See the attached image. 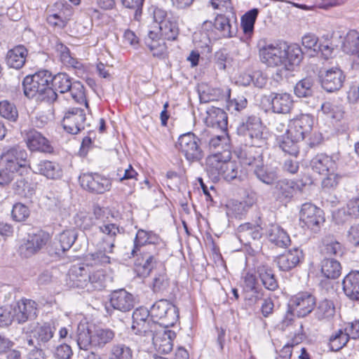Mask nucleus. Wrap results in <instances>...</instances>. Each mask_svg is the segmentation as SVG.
Here are the masks:
<instances>
[{
    "label": "nucleus",
    "mask_w": 359,
    "mask_h": 359,
    "mask_svg": "<svg viewBox=\"0 0 359 359\" xmlns=\"http://www.w3.org/2000/svg\"><path fill=\"white\" fill-rule=\"evenodd\" d=\"M238 130L245 137V142L251 145L240 151L238 157L242 164L252 165L255 168L263 161L262 153L257 151L255 147H262L267 144L269 133L261 119L256 116H248L240 124Z\"/></svg>",
    "instance_id": "obj_1"
},
{
    "label": "nucleus",
    "mask_w": 359,
    "mask_h": 359,
    "mask_svg": "<svg viewBox=\"0 0 359 359\" xmlns=\"http://www.w3.org/2000/svg\"><path fill=\"white\" fill-rule=\"evenodd\" d=\"M53 75L48 70H40L25 76L22 81L25 95L29 99L53 102L57 95L52 90Z\"/></svg>",
    "instance_id": "obj_2"
},
{
    "label": "nucleus",
    "mask_w": 359,
    "mask_h": 359,
    "mask_svg": "<svg viewBox=\"0 0 359 359\" xmlns=\"http://www.w3.org/2000/svg\"><path fill=\"white\" fill-rule=\"evenodd\" d=\"M115 332L110 328L97 327L90 331L85 324H79L76 332V342L80 349H102L114 339Z\"/></svg>",
    "instance_id": "obj_3"
},
{
    "label": "nucleus",
    "mask_w": 359,
    "mask_h": 359,
    "mask_svg": "<svg viewBox=\"0 0 359 359\" xmlns=\"http://www.w3.org/2000/svg\"><path fill=\"white\" fill-rule=\"evenodd\" d=\"M229 153L223 160L219 154H215L207 158V166L212 174L222 175L228 182L241 180L240 165L229 161Z\"/></svg>",
    "instance_id": "obj_4"
},
{
    "label": "nucleus",
    "mask_w": 359,
    "mask_h": 359,
    "mask_svg": "<svg viewBox=\"0 0 359 359\" xmlns=\"http://www.w3.org/2000/svg\"><path fill=\"white\" fill-rule=\"evenodd\" d=\"M151 318L159 320V324L165 327L173 326L179 318L177 308L166 299L156 302L150 308Z\"/></svg>",
    "instance_id": "obj_5"
},
{
    "label": "nucleus",
    "mask_w": 359,
    "mask_h": 359,
    "mask_svg": "<svg viewBox=\"0 0 359 359\" xmlns=\"http://www.w3.org/2000/svg\"><path fill=\"white\" fill-rule=\"evenodd\" d=\"M201 144V140L195 134L187 133L180 136L177 147L185 158L193 163L200 161L204 156Z\"/></svg>",
    "instance_id": "obj_6"
},
{
    "label": "nucleus",
    "mask_w": 359,
    "mask_h": 359,
    "mask_svg": "<svg viewBox=\"0 0 359 359\" xmlns=\"http://www.w3.org/2000/svg\"><path fill=\"white\" fill-rule=\"evenodd\" d=\"M27 153L18 145L5 149L1 155L2 162L8 170L20 172L28 165Z\"/></svg>",
    "instance_id": "obj_7"
},
{
    "label": "nucleus",
    "mask_w": 359,
    "mask_h": 359,
    "mask_svg": "<svg viewBox=\"0 0 359 359\" xmlns=\"http://www.w3.org/2000/svg\"><path fill=\"white\" fill-rule=\"evenodd\" d=\"M313 126V118L309 114H300L289 121L287 134L295 140L303 141L310 135Z\"/></svg>",
    "instance_id": "obj_8"
},
{
    "label": "nucleus",
    "mask_w": 359,
    "mask_h": 359,
    "mask_svg": "<svg viewBox=\"0 0 359 359\" xmlns=\"http://www.w3.org/2000/svg\"><path fill=\"white\" fill-rule=\"evenodd\" d=\"M260 60L268 67L285 66V42L266 44L259 51Z\"/></svg>",
    "instance_id": "obj_9"
},
{
    "label": "nucleus",
    "mask_w": 359,
    "mask_h": 359,
    "mask_svg": "<svg viewBox=\"0 0 359 359\" xmlns=\"http://www.w3.org/2000/svg\"><path fill=\"white\" fill-rule=\"evenodd\" d=\"M86 121L84 109L79 107H72L65 112L62 125L66 132L76 135L84 130L86 126H90V123H86Z\"/></svg>",
    "instance_id": "obj_10"
},
{
    "label": "nucleus",
    "mask_w": 359,
    "mask_h": 359,
    "mask_svg": "<svg viewBox=\"0 0 359 359\" xmlns=\"http://www.w3.org/2000/svg\"><path fill=\"white\" fill-rule=\"evenodd\" d=\"M81 186L86 190L97 194L109 191L111 180L98 173H83L79 177Z\"/></svg>",
    "instance_id": "obj_11"
},
{
    "label": "nucleus",
    "mask_w": 359,
    "mask_h": 359,
    "mask_svg": "<svg viewBox=\"0 0 359 359\" xmlns=\"http://www.w3.org/2000/svg\"><path fill=\"white\" fill-rule=\"evenodd\" d=\"M316 304V297L311 292H300L291 298L288 307L298 318H304L312 312Z\"/></svg>",
    "instance_id": "obj_12"
},
{
    "label": "nucleus",
    "mask_w": 359,
    "mask_h": 359,
    "mask_svg": "<svg viewBox=\"0 0 359 359\" xmlns=\"http://www.w3.org/2000/svg\"><path fill=\"white\" fill-rule=\"evenodd\" d=\"M299 217L301 222L313 232L318 231L325 222L323 211L309 203L302 205Z\"/></svg>",
    "instance_id": "obj_13"
},
{
    "label": "nucleus",
    "mask_w": 359,
    "mask_h": 359,
    "mask_svg": "<svg viewBox=\"0 0 359 359\" xmlns=\"http://www.w3.org/2000/svg\"><path fill=\"white\" fill-rule=\"evenodd\" d=\"M319 79L322 88L327 92L332 93L339 90L345 81L343 71L338 67L320 71Z\"/></svg>",
    "instance_id": "obj_14"
},
{
    "label": "nucleus",
    "mask_w": 359,
    "mask_h": 359,
    "mask_svg": "<svg viewBox=\"0 0 359 359\" xmlns=\"http://www.w3.org/2000/svg\"><path fill=\"white\" fill-rule=\"evenodd\" d=\"M48 240L49 234L43 231L29 234L27 241L19 247L20 256L25 258L33 256L46 245Z\"/></svg>",
    "instance_id": "obj_15"
},
{
    "label": "nucleus",
    "mask_w": 359,
    "mask_h": 359,
    "mask_svg": "<svg viewBox=\"0 0 359 359\" xmlns=\"http://www.w3.org/2000/svg\"><path fill=\"white\" fill-rule=\"evenodd\" d=\"M110 306L122 313L132 311L136 304L135 297L125 289L114 290L109 294Z\"/></svg>",
    "instance_id": "obj_16"
},
{
    "label": "nucleus",
    "mask_w": 359,
    "mask_h": 359,
    "mask_svg": "<svg viewBox=\"0 0 359 359\" xmlns=\"http://www.w3.org/2000/svg\"><path fill=\"white\" fill-rule=\"evenodd\" d=\"M306 184V182H301V184H299L290 180H280L276 183L273 195L277 201L287 203L292 198L296 191L302 190Z\"/></svg>",
    "instance_id": "obj_17"
},
{
    "label": "nucleus",
    "mask_w": 359,
    "mask_h": 359,
    "mask_svg": "<svg viewBox=\"0 0 359 359\" xmlns=\"http://www.w3.org/2000/svg\"><path fill=\"white\" fill-rule=\"evenodd\" d=\"M55 331V327L50 323H46L43 325H37L32 331L31 339H28V344L32 346H45L46 344L53 338Z\"/></svg>",
    "instance_id": "obj_18"
},
{
    "label": "nucleus",
    "mask_w": 359,
    "mask_h": 359,
    "mask_svg": "<svg viewBox=\"0 0 359 359\" xmlns=\"http://www.w3.org/2000/svg\"><path fill=\"white\" fill-rule=\"evenodd\" d=\"M25 140L31 151H39L48 154H51L53 151V147L49 141L34 129H31L25 133Z\"/></svg>",
    "instance_id": "obj_19"
},
{
    "label": "nucleus",
    "mask_w": 359,
    "mask_h": 359,
    "mask_svg": "<svg viewBox=\"0 0 359 359\" xmlns=\"http://www.w3.org/2000/svg\"><path fill=\"white\" fill-rule=\"evenodd\" d=\"M268 100L271 104V111L282 114L290 113L294 102L292 96L287 93H271Z\"/></svg>",
    "instance_id": "obj_20"
},
{
    "label": "nucleus",
    "mask_w": 359,
    "mask_h": 359,
    "mask_svg": "<svg viewBox=\"0 0 359 359\" xmlns=\"http://www.w3.org/2000/svg\"><path fill=\"white\" fill-rule=\"evenodd\" d=\"M303 257L302 250L294 248L278 256L276 261L280 270L288 271L297 266Z\"/></svg>",
    "instance_id": "obj_21"
},
{
    "label": "nucleus",
    "mask_w": 359,
    "mask_h": 359,
    "mask_svg": "<svg viewBox=\"0 0 359 359\" xmlns=\"http://www.w3.org/2000/svg\"><path fill=\"white\" fill-rule=\"evenodd\" d=\"M30 170L34 173L46 177L48 179L55 180L62 175L60 165L55 161L48 160L40 161L32 165H28Z\"/></svg>",
    "instance_id": "obj_22"
},
{
    "label": "nucleus",
    "mask_w": 359,
    "mask_h": 359,
    "mask_svg": "<svg viewBox=\"0 0 359 359\" xmlns=\"http://www.w3.org/2000/svg\"><path fill=\"white\" fill-rule=\"evenodd\" d=\"M205 123L208 127L219 129L224 133L227 130L228 117L221 108L212 106L206 110Z\"/></svg>",
    "instance_id": "obj_23"
},
{
    "label": "nucleus",
    "mask_w": 359,
    "mask_h": 359,
    "mask_svg": "<svg viewBox=\"0 0 359 359\" xmlns=\"http://www.w3.org/2000/svg\"><path fill=\"white\" fill-rule=\"evenodd\" d=\"M36 316V308L34 301H22L13 309V318L18 323H23Z\"/></svg>",
    "instance_id": "obj_24"
},
{
    "label": "nucleus",
    "mask_w": 359,
    "mask_h": 359,
    "mask_svg": "<svg viewBox=\"0 0 359 359\" xmlns=\"http://www.w3.org/2000/svg\"><path fill=\"white\" fill-rule=\"evenodd\" d=\"M176 333L170 330H164L162 333L156 334L152 339L156 351L161 354H168L173 348V340Z\"/></svg>",
    "instance_id": "obj_25"
},
{
    "label": "nucleus",
    "mask_w": 359,
    "mask_h": 359,
    "mask_svg": "<svg viewBox=\"0 0 359 359\" xmlns=\"http://www.w3.org/2000/svg\"><path fill=\"white\" fill-rule=\"evenodd\" d=\"M311 166L313 171L322 175L335 172L337 170L336 161L325 154H318L314 156L311 161Z\"/></svg>",
    "instance_id": "obj_26"
},
{
    "label": "nucleus",
    "mask_w": 359,
    "mask_h": 359,
    "mask_svg": "<svg viewBox=\"0 0 359 359\" xmlns=\"http://www.w3.org/2000/svg\"><path fill=\"white\" fill-rule=\"evenodd\" d=\"M343 290L351 300L359 301V271H351L344 278Z\"/></svg>",
    "instance_id": "obj_27"
},
{
    "label": "nucleus",
    "mask_w": 359,
    "mask_h": 359,
    "mask_svg": "<svg viewBox=\"0 0 359 359\" xmlns=\"http://www.w3.org/2000/svg\"><path fill=\"white\" fill-rule=\"evenodd\" d=\"M99 246L100 250H96L86 257V266H105L110 263L111 258L107 254L113 253L115 245L111 243L107 249L101 245Z\"/></svg>",
    "instance_id": "obj_28"
},
{
    "label": "nucleus",
    "mask_w": 359,
    "mask_h": 359,
    "mask_svg": "<svg viewBox=\"0 0 359 359\" xmlns=\"http://www.w3.org/2000/svg\"><path fill=\"white\" fill-rule=\"evenodd\" d=\"M27 56V50L25 46H15L6 54V64L11 68L20 69L25 65Z\"/></svg>",
    "instance_id": "obj_29"
},
{
    "label": "nucleus",
    "mask_w": 359,
    "mask_h": 359,
    "mask_svg": "<svg viewBox=\"0 0 359 359\" xmlns=\"http://www.w3.org/2000/svg\"><path fill=\"white\" fill-rule=\"evenodd\" d=\"M321 253L327 257H341L344 253V248L332 235L325 236L322 239Z\"/></svg>",
    "instance_id": "obj_30"
},
{
    "label": "nucleus",
    "mask_w": 359,
    "mask_h": 359,
    "mask_svg": "<svg viewBox=\"0 0 359 359\" xmlns=\"http://www.w3.org/2000/svg\"><path fill=\"white\" fill-rule=\"evenodd\" d=\"M212 27H214L218 30L220 33V36L224 38H229L233 36L229 18L224 14H217L214 23L208 20L203 22V29L211 28Z\"/></svg>",
    "instance_id": "obj_31"
},
{
    "label": "nucleus",
    "mask_w": 359,
    "mask_h": 359,
    "mask_svg": "<svg viewBox=\"0 0 359 359\" xmlns=\"http://www.w3.org/2000/svg\"><path fill=\"white\" fill-rule=\"evenodd\" d=\"M269 241L280 248H285L290 243L288 234L278 224H271L267 230Z\"/></svg>",
    "instance_id": "obj_32"
},
{
    "label": "nucleus",
    "mask_w": 359,
    "mask_h": 359,
    "mask_svg": "<svg viewBox=\"0 0 359 359\" xmlns=\"http://www.w3.org/2000/svg\"><path fill=\"white\" fill-rule=\"evenodd\" d=\"M159 238L151 232H147L144 230L140 229L137 231L133 241V247L130 252L129 257H134L137 255V252L150 243H155L158 241Z\"/></svg>",
    "instance_id": "obj_33"
},
{
    "label": "nucleus",
    "mask_w": 359,
    "mask_h": 359,
    "mask_svg": "<svg viewBox=\"0 0 359 359\" xmlns=\"http://www.w3.org/2000/svg\"><path fill=\"white\" fill-rule=\"evenodd\" d=\"M253 173L257 180L267 185L273 184L278 178L277 169L264 165L263 161L262 163L256 165L253 170Z\"/></svg>",
    "instance_id": "obj_34"
},
{
    "label": "nucleus",
    "mask_w": 359,
    "mask_h": 359,
    "mask_svg": "<svg viewBox=\"0 0 359 359\" xmlns=\"http://www.w3.org/2000/svg\"><path fill=\"white\" fill-rule=\"evenodd\" d=\"M56 50L60 53V60L63 65L74 69L77 71V74L84 72L82 62L71 55L70 50L66 46L62 43H58L56 45Z\"/></svg>",
    "instance_id": "obj_35"
},
{
    "label": "nucleus",
    "mask_w": 359,
    "mask_h": 359,
    "mask_svg": "<svg viewBox=\"0 0 359 359\" xmlns=\"http://www.w3.org/2000/svg\"><path fill=\"white\" fill-rule=\"evenodd\" d=\"M140 255L141 257L136 260L135 270L142 277L148 276L158 264H161L159 260L153 259L148 254H140Z\"/></svg>",
    "instance_id": "obj_36"
},
{
    "label": "nucleus",
    "mask_w": 359,
    "mask_h": 359,
    "mask_svg": "<svg viewBox=\"0 0 359 359\" xmlns=\"http://www.w3.org/2000/svg\"><path fill=\"white\" fill-rule=\"evenodd\" d=\"M257 273L263 285L268 290L274 291L278 287V283L271 268L267 266H259Z\"/></svg>",
    "instance_id": "obj_37"
},
{
    "label": "nucleus",
    "mask_w": 359,
    "mask_h": 359,
    "mask_svg": "<svg viewBox=\"0 0 359 359\" xmlns=\"http://www.w3.org/2000/svg\"><path fill=\"white\" fill-rule=\"evenodd\" d=\"M321 272L327 278L336 279L341 273V264L335 259L325 257L321 261Z\"/></svg>",
    "instance_id": "obj_38"
},
{
    "label": "nucleus",
    "mask_w": 359,
    "mask_h": 359,
    "mask_svg": "<svg viewBox=\"0 0 359 359\" xmlns=\"http://www.w3.org/2000/svg\"><path fill=\"white\" fill-rule=\"evenodd\" d=\"M237 231L241 241H245L247 243H250V238L258 240L262 235V228L259 225H254L250 223L241 224Z\"/></svg>",
    "instance_id": "obj_39"
},
{
    "label": "nucleus",
    "mask_w": 359,
    "mask_h": 359,
    "mask_svg": "<svg viewBox=\"0 0 359 359\" xmlns=\"http://www.w3.org/2000/svg\"><path fill=\"white\" fill-rule=\"evenodd\" d=\"M88 271L84 266H74L69 272L70 281L74 287L84 288L88 287Z\"/></svg>",
    "instance_id": "obj_40"
},
{
    "label": "nucleus",
    "mask_w": 359,
    "mask_h": 359,
    "mask_svg": "<svg viewBox=\"0 0 359 359\" xmlns=\"http://www.w3.org/2000/svg\"><path fill=\"white\" fill-rule=\"evenodd\" d=\"M198 93L200 101L203 103L218 101L225 97L221 89L210 88L205 84L198 86Z\"/></svg>",
    "instance_id": "obj_41"
},
{
    "label": "nucleus",
    "mask_w": 359,
    "mask_h": 359,
    "mask_svg": "<svg viewBox=\"0 0 359 359\" xmlns=\"http://www.w3.org/2000/svg\"><path fill=\"white\" fill-rule=\"evenodd\" d=\"M285 67L288 65H298L303 59L304 53L301 47L297 43L288 45L285 42Z\"/></svg>",
    "instance_id": "obj_42"
},
{
    "label": "nucleus",
    "mask_w": 359,
    "mask_h": 359,
    "mask_svg": "<svg viewBox=\"0 0 359 359\" xmlns=\"http://www.w3.org/2000/svg\"><path fill=\"white\" fill-rule=\"evenodd\" d=\"M341 49L346 54L353 55L359 51V33L356 30H350L344 38Z\"/></svg>",
    "instance_id": "obj_43"
},
{
    "label": "nucleus",
    "mask_w": 359,
    "mask_h": 359,
    "mask_svg": "<svg viewBox=\"0 0 359 359\" xmlns=\"http://www.w3.org/2000/svg\"><path fill=\"white\" fill-rule=\"evenodd\" d=\"M335 313V306L331 300L327 299L320 301L316 310L315 316L318 320L331 319Z\"/></svg>",
    "instance_id": "obj_44"
},
{
    "label": "nucleus",
    "mask_w": 359,
    "mask_h": 359,
    "mask_svg": "<svg viewBox=\"0 0 359 359\" xmlns=\"http://www.w3.org/2000/svg\"><path fill=\"white\" fill-rule=\"evenodd\" d=\"M72 78L66 73H58L53 76L52 90L56 93H65L70 89Z\"/></svg>",
    "instance_id": "obj_45"
},
{
    "label": "nucleus",
    "mask_w": 359,
    "mask_h": 359,
    "mask_svg": "<svg viewBox=\"0 0 359 359\" xmlns=\"http://www.w3.org/2000/svg\"><path fill=\"white\" fill-rule=\"evenodd\" d=\"M301 140H295L291 135L287 133L281 136L278 140L280 148L286 154L297 156L299 153L298 143Z\"/></svg>",
    "instance_id": "obj_46"
},
{
    "label": "nucleus",
    "mask_w": 359,
    "mask_h": 359,
    "mask_svg": "<svg viewBox=\"0 0 359 359\" xmlns=\"http://www.w3.org/2000/svg\"><path fill=\"white\" fill-rule=\"evenodd\" d=\"M133 351L125 344H114L109 351V359H133Z\"/></svg>",
    "instance_id": "obj_47"
},
{
    "label": "nucleus",
    "mask_w": 359,
    "mask_h": 359,
    "mask_svg": "<svg viewBox=\"0 0 359 359\" xmlns=\"http://www.w3.org/2000/svg\"><path fill=\"white\" fill-rule=\"evenodd\" d=\"M158 29L162 38L168 41H175L179 34V28L175 21L168 20L161 23Z\"/></svg>",
    "instance_id": "obj_48"
},
{
    "label": "nucleus",
    "mask_w": 359,
    "mask_h": 359,
    "mask_svg": "<svg viewBox=\"0 0 359 359\" xmlns=\"http://www.w3.org/2000/svg\"><path fill=\"white\" fill-rule=\"evenodd\" d=\"M258 13L257 8H252L246 12L241 18V27L245 34L250 35L253 33Z\"/></svg>",
    "instance_id": "obj_49"
},
{
    "label": "nucleus",
    "mask_w": 359,
    "mask_h": 359,
    "mask_svg": "<svg viewBox=\"0 0 359 359\" xmlns=\"http://www.w3.org/2000/svg\"><path fill=\"white\" fill-rule=\"evenodd\" d=\"M348 334L342 330L334 332L330 337L329 345L332 351H338L346 346L349 340Z\"/></svg>",
    "instance_id": "obj_50"
},
{
    "label": "nucleus",
    "mask_w": 359,
    "mask_h": 359,
    "mask_svg": "<svg viewBox=\"0 0 359 359\" xmlns=\"http://www.w3.org/2000/svg\"><path fill=\"white\" fill-rule=\"evenodd\" d=\"M75 223L79 227L85 231L94 229V231L97 232V226L99 223H100V221L90 216V214L81 212L76 215Z\"/></svg>",
    "instance_id": "obj_51"
},
{
    "label": "nucleus",
    "mask_w": 359,
    "mask_h": 359,
    "mask_svg": "<svg viewBox=\"0 0 359 359\" xmlns=\"http://www.w3.org/2000/svg\"><path fill=\"white\" fill-rule=\"evenodd\" d=\"M294 93L299 97H308L313 93V81L311 78H305L299 81L294 86Z\"/></svg>",
    "instance_id": "obj_52"
},
{
    "label": "nucleus",
    "mask_w": 359,
    "mask_h": 359,
    "mask_svg": "<svg viewBox=\"0 0 359 359\" xmlns=\"http://www.w3.org/2000/svg\"><path fill=\"white\" fill-rule=\"evenodd\" d=\"M68 92L76 102L79 104L84 103L86 109H89L88 102L85 95L84 86L80 81H73Z\"/></svg>",
    "instance_id": "obj_53"
},
{
    "label": "nucleus",
    "mask_w": 359,
    "mask_h": 359,
    "mask_svg": "<svg viewBox=\"0 0 359 359\" xmlns=\"http://www.w3.org/2000/svg\"><path fill=\"white\" fill-rule=\"evenodd\" d=\"M321 110L323 114L337 121L343 118L344 114V107L341 105L331 102H324L321 106Z\"/></svg>",
    "instance_id": "obj_54"
},
{
    "label": "nucleus",
    "mask_w": 359,
    "mask_h": 359,
    "mask_svg": "<svg viewBox=\"0 0 359 359\" xmlns=\"http://www.w3.org/2000/svg\"><path fill=\"white\" fill-rule=\"evenodd\" d=\"M170 286V280L163 269L162 271L155 275L152 283V290L154 293H163Z\"/></svg>",
    "instance_id": "obj_55"
},
{
    "label": "nucleus",
    "mask_w": 359,
    "mask_h": 359,
    "mask_svg": "<svg viewBox=\"0 0 359 359\" xmlns=\"http://www.w3.org/2000/svg\"><path fill=\"white\" fill-rule=\"evenodd\" d=\"M0 116L10 121L15 122L18 118V111L13 103L3 100L0 102Z\"/></svg>",
    "instance_id": "obj_56"
},
{
    "label": "nucleus",
    "mask_w": 359,
    "mask_h": 359,
    "mask_svg": "<svg viewBox=\"0 0 359 359\" xmlns=\"http://www.w3.org/2000/svg\"><path fill=\"white\" fill-rule=\"evenodd\" d=\"M158 325L155 320H149L144 323H142L139 326L133 330L137 334H143L148 337L151 340L156 337L157 333Z\"/></svg>",
    "instance_id": "obj_57"
},
{
    "label": "nucleus",
    "mask_w": 359,
    "mask_h": 359,
    "mask_svg": "<svg viewBox=\"0 0 359 359\" xmlns=\"http://www.w3.org/2000/svg\"><path fill=\"white\" fill-rule=\"evenodd\" d=\"M106 276L102 270H97L88 274V290L93 288L102 290L105 287Z\"/></svg>",
    "instance_id": "obj_58"
},
{
    "label": "nucleus",
    "mask_w": 359,
    "mask_h": 359,
    "mask_svg": "<svg viewBox=\"0 0 359 359\" xmlns=\"http://www.w3.org/2000/svg\"><path fill=\"white\" fill-rule=\"evenodd\" d=\"M193 42L197 48L202 49L204 52H211L210 39L207 32H195L193 35Z\"/></svg>",
    "instance_id": "obj_59"
},
{
    "label": "nucleus",
    "mask_w": 359,
    "mask_h": 359,
    "mask_svg": "<svg viewBox=\"0 0 359 359\" xmlns=\"http://www.w3.org/2000/svg\"><path fill=\"white\" fill-rule=\"evenodd\" d=\"M165 40L162 37L154 41L148 39V41H146L145 44L152 52L154 57H161L165 53L167 49Z\"/></svg>",
    "instance_id": "obj_60"
},
{
    "label": "nucleus",
    "mask_w": 359,
    "mask_h": 359,
    "mask_svg": "<svg viewBox=\"0 0 359 359\" xmlns=\"http://www.w3.org/2000/svg\"><path fill=\"white\" fill-rule=\"evenodd\" d=\"M252 203H248L247 201H236L233 202L231 206L229 207L228 215L231 214L236 218H241L248 210L251 208Z\"/></svg>",
    "instance_id": "obj_61"
},
{
    "label": "nucleus",
    "mask_w": 359,
    "mask_h": 359,
    "mask_svg": "<svg viewBox=\"0 0 359 359\" xmlns=\"http://www.w3.org/2000/svg\"><path fill=\"white\" fill-rule=\"evenodd\" d=\"M78 236L74 229H68L60 233L57 240L60 241L64 249L68 250L74 243Z\"/></svg>",
    "instance_id": "obj_62"
},
{
    "label": "nucleus",
    "mask_w": 359,
    "mask_h": 359,
    "mask_svg": "<svg viewBox=\"0 0 359 359\" xmlns=\"http://www.w3.org/2000/svg\"><path fill=\"white\" fill-rule=\"evenodd\" d=\"M22 172H20L19 177L15 179L13 184V189L15 194L22 197H27L28 194H32V193H30L28 182L22 177Z\"/></svg>",
    "instance_id": "obj_63"
},
{
    "label": "nucleus",
    "mask_w": 359,
    "mask_h": 359,
    "mask_svg": "<svg viewBox=\"0 0 359 359\" xmlns=\"http://www.w3.org/2000/svg\"><path fill=\"white\" fill-rule=\"evenodd\" d=\"M346 214L355 218L359 217V198L350 200L347 203L346 210H339L337 216L341 217Z\"/></svg>",
    "instance_id": "obj_64"
}]
</instances>
